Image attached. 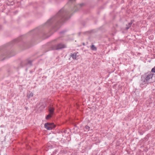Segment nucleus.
<instances>
[{"label": "nucleus", "instance_id": "obj_5", "mask_svg": "<svg viewBox=\"0 0 155 155\" xmlns=\"http://www.w3.org/2000/svg\"><path fill=\"white\" fill-rule=\"evenodd\" d=\"M71 57L74 59H78L79 58V57L75 53L71 54Z\"/></svg>", "mask_w": 155, "mask_h": 155}, {"label": "nucleus", "instance_id": "obj_8", "mask_svg": "<svg viewBox=\"0 0 155 155\" xmlns=\"http://www.w3.org/2000/svg\"><path fill=\"white\" fill-rule=\"evenodd\" d=\"M91 48L92 50L96 51L97 50L96 48L93 45L91 46Z\"/></svg>", "mask_w": 155, "mask_h": 155}, {"label": "nucleus", "instance_id": "obj_13", "mask_svg": "<svg viewBox=\"0 0 155 155\" xmlns=\"http://www.w3.org/2000/svg\"><path fill=\"white\" fill-rule=\"evenodd\" d=\"M62 12V10H61V11H60V12H59V13H61V12Z\"/></svg>", "mask_w": 155, "mask_h": 155}, {"label": "nucleus", "instance_id": "obj_9", "mask_svg": "<svg viewBox=\"0 0 155 155\" xmlns=\"http://www.w3.org/2000/svg\"><path fill=\"white\" fill-rule=\"evenodd\" d=\"M90 128V127L86 125L85 126L84 129L85 131H88L89 130Z\"/></svg>", "mask_w": 155, "mask_h": 155}, {"label": "nucleus", "instance_id": "obj_4", "mask_svg": "<svg viewBox=\"0 0 155 155\" xmlns=\"http://www.w3.org/2000/svg\"><path fill=\"white\" fill-rule=\"evenodd\" d=\"M65 47V46L63 44H58L56 48V49L58 50L60 49L63 48Z\"/></svg>", "mask_w": 155, "mask_h": 155}, {"label": "nucleus", "instance_id": "obj_14", "mask_svg": "<svg viewBox=\"0 0 155 155\" xmlns=\"http://www.w3.org/2000/svg\"><path fill=\"white\" fill-rule=\"evenodd\" d=\"M72 1V0H70L69 1V3H70Z\"/></svg>", "mask_w": 155, "mask_h": 155}, {"label": "nucleus", "instance_id": "obj_1", "mask_svg": "<svg viewBox=\"0 0 155 155\" xmlns=\"http://www.w3.org/2000/svg\"><path fill=\"white\" fill-rule=\"evenodd\" d=\"M155 81V75L150 73L147 75L141 77V83L142 84H145L149 83H151Z\"/></svg>", "mask_w": 155, "mask_h": 155}, {"label": "nucleus", "instance_id": "obj_2", "mask_svg": "<svg viewBox=\"0 0 155 155\" xmlns=\"http://www.w3.org/2000/svg\"><path fill=\"white\" fill-rule=\"evenodd\" d=\"M55 127V125L53 123H47L45 124V128L48 130H51Z\"/></svg>", "mask_w": 155, "mask_h": 155}, {"label": "nucleus", "instance_id": "obj_12", "mask_svg": "<svg viewBox=\"0 0 155 155\" xmlns=\"http://www.w3.org/2000/svg\"><path fill=\"white\" fill-rule=\"evenodd\" d=\"M50 117H46V118L47 119H48Z\"/></svg>", "mask_w": 155, "mask_h": 155}, {"label": "nucleus", "instance_id": "obj_6", "mask_svg": "<svg viewBox=\"0 0 155 155\" xmlns=\"http://www.w3.org/2000/svg\"><path fill=\"white\" fill-rule=\"evenodd\" d=\"M33 96V94L31 92H29L28 93L27 97L28 98H29L31 97H32Z\"/></svg>", "mask_w": 155, "mask_h": 155}, {"label": "nucleus", "instance_id": "obj_7", "mask_svg": "<svg viewBox=\"0 0 155 155\" xmlns=\"http://www.w3.org/2000/svg\"><path fill=\"white\" fill-rule=\"evenodd\" d=\"M83 5V4H79L77 5V6H75L74 7V10L75 11H76V8H79L81 7Z\"/></svg>", "mask_w": 155, "mask_h": 155}, {"label": "nucleus", "instance_id": "obj_3", "mask_svg": "<svg viewBox=\"0 0 155 155\" xmlns=\"http://www.w3.org/2000/svg\"><path fill=\"white\" fill-rule=\"evenodd\" d=\"M54 108L52 106H50L49 108V114L46 116H51L54 114Z\"/></svg>", "mask_w": 155, "mask_h": 155}, {"label": "nucleus", "instance_id": "obj_10", "mask_svg": "<svg viewBox=\"0 0 155 155\" xmlns=\"http://www.w3.org/2000/svg\"><path fill=\"white\" fill-rule=\"evenodd\" d=\"M132 24V23H131V22H130V23H129V24L128 26L126 28V29H128L129 28V27H130Z\"/></svg>", "mask_w": 155, "mask_h": 155}, {"label": "nucleus", "instance_id": "obj_11", "mask_svg": "<svg viewBox=\"0 0 155 155\" xmlns=\"http://www.w3.org/2000/svg\"><path fill=\"white\" fill-rule=\"evenodd\" d=\"M151 71L155 73V67L152 69Z\"/></svg>", "mask_w": 155, "mask_h": 155}]
</instances>
